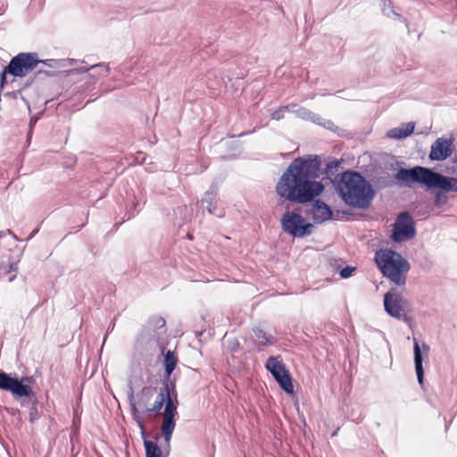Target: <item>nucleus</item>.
<instances>
[{
    "instance_id": "nucleus-29",
    "label": "nucleus",
    "mask_w": 457,
    "mask_h": 457,
    "mask_svg": "<svg viewBox=\"0 0 457 457\" xmlns=\"http://www.w3.org/2000/svg\"><path fill=\"white\" fill-rule=\"evenodd\" d=\"M355 270L354 267L346 266L345 268L340 270V276L343 278H347L352 276L353 272Z\"/></svg>"
},
{
    "instance_id": "nucleus-12",
    "label": "nucleus",
    "mask_w": 457,
    "mask_h": 457,
    "mask_svg": "<svg viewBox=\"0 0 457 457\" xmlns=\"http://www.w3.org/2000/svg\"><path fill=\"white\" fill-rule=\"evenodd\" d=\"M453 152V141L443 137L437 138L431 145L429 159L433 161H444Z\"/></svg>"
},
{
    "instance_id": "nucleus-26",
    "label": "nucleus",
    "mask_w": 457,
    "mask_h": 457,
    "mask_svg": "<svg viewBox=\"0 0 457 457\" xmlns=\"http://www.w3.org/2000/svg\"><path fill=\"white\" fill-rule=\"evenodd\" d=\"M175 426H176V422H175L174 418L163 417L162 422L161 425V430L173 432Z\"/></svg>"
},
{
    "instance_id": "nucleus-10",
    "label": "nucleus",
    "mask_w": 457,
    "mask_h": 457,
    "mask_svg": "<svg viewBox=\"0 0 457 457\" xmlns=\"http://www.w3.org/2000/svg\"><path fill=\"white\" fill-rule=\"evenodd\" d=\"M265 367L286 393L293 394L294 386L290 375L279 360V357H270L267 360Z\"/></svg>"
},
{
    "instance_id": "nucleus-20",
    "label": "nucleus",
    "mask_w": 457,
    "mask_h": 457,
    "mask_svg": "<svg viewBox=\"0 0 457 457\" xmlns=\"http://www.w3.org/2000/svg\"><path fill=\"white\" fill-rule=\"evenodd\" d=\"M177 358L173 352L168 351L164 355V368H165V375L162 381V386L167 385V382L175 383L171 378V373L176 368L177 365Z\"/></svg>"
},
{
    "instance_id": "nucleus-8",
    "label": "nucleus",
    "mask_w": 457,
    "mask_h": 457,
    "mask_svg": "<svg viewBox=\"0 0 457 457\" xmlns=\"http://www.w3.org/2000/svg\"><path fill=\"white\" fill-rule=\"evenodd\" d=\"M384 308L388 315L403 321L409 320V314L411 312L409 301L395 288L385 294Z\"/></svg>"
},
{
    "instance_id": "nucleus-15",
    "label": "nucleus",
    "mask_w": 457,
    "mask_h": 457,
    "mask_svg": "<svg viewBox=\"0 0 457 457\" xmlns=\"http://www.w3.org/2000/svg\"><path fill=\"white\" fill-rule=\"evenodd\" d=\"M92 71L88 76L94 79L100 77H105L110 72L109 65L104 62H99L97 64L91 65L90 67H80L68 71V75L85 73Z\"/></svg>"
},
{
    "instance_id": "nucleus-6",
    "label": "nucleus",
    "mask_w": 457,
    "mask_h": 457,
    "mask_svg": "<svg viewBox=\"0 0 457 457\" xmlns=\"http://www.w3.org/2000/svg\"><path fill=\"white\" fill-rule=\"evenodd\" d=\"M32 382V377L23 376L19 379L12 378L11 374L0 371V389L12 393L15 399L28 397L32 402V407L29 411L30 422H34L39 418V413L37 409V401L31 386Z\"/></svg>"
},
{
    "instance_id": "nucleus-32",
    "label": "nucleus",
    "mask_w": 457,
    "mask_h": 457,
    "mask_svg": "<svg viewBox=\"0 0 457 457\" xmlns=\"http://www.w3.org/2000/svg\"><path fill=\"white\" fill-rule=\"evenodd\" d=\"M319 124H321L323 127L332 129L334 123L331 120H326L324 122L320 121Z\"/></svg>"
},
{
    "instance_id": "nucleus-39",
    "label": "nucleus",
    "mask_w": 457,
    "mask_h": 457,
    "mask_svg": "<svg viewBox=\"0 0 457 457\" xmlns=\"http://www.w3.org/2000/svg\"><path fill=\"white\" fill-rule=\"evenodd\" d=\"M35 122H36V120L31 119V120H30V126H31L33 123H35Z\"/></svg>"
},
{
    "instance_id": "nucleus-2",
    "label": "nucleus",
    "mask_w": 457,
    "mask_h": 457,
    "mask_svg": "<svg viewBox=\"0 0 457 457\" xmlns=\"http://www.w3.org/2000/svg\"><path fill=\"white\" fill-rule=\"evenodd\" d=\"M336 189L345 204L367 209L374 197L371 185L356 171H345L335 177Z\"/></svg>"
},
{
    "instance_id": "nucleus-33",
    "label": "nucleus",
    "mask_w": 457,
    "mask_h": 457,
    "mask_svg": "<svg viewBox=\"0 0 457 457\" xmlns=\"http://www.w3.org/2000/svg\"><path fill=\"white\" fill-rule=\"evenodd\" d=\"M39 231V228H36L32 230V232L29 234V236L27 238V241H29L30 239H32Z\"/></svg>"
},
{
    "instance_id": "nucleus-37",
    "label": "nucleus",
    "mask_w": 457,
    "mask_h": 457,
    "mask_svg": "<svg viewBox=\"0 0 457 457\" xmlns=\"http://www.w3.org/2000/svg\"><path fill=\"white\" fill-rule=\"evenodd\" d=\"M339 428L333 432L332 436H336L338 433Z\"/></svg>"
},
{
    "instance_id": "nucleus-11",
    "label": "nucleus",
    "mask_w": 457,
    "mask_h": 457,
    "mask_svg": "<svg viewBox=\"0 0 457 457\" xmlns=\"http://www.w3.org/2000/svg\"><path fill=\"white\" fill-rule=\"evenodd\" d=\"M416 230L409 212H401L394 224L392 238L395 242H403L415 237Z\"/></svg>"
},
{
    "instance_id": "nucleus-36",
    "label": "nucleus",
    "mask_w": 457,
    "mask_h": 457,
    "mask_svg": "<svg viewBox=\"0 0 457 457\" xmlns=\"http://www.w3.org/2000/svg\"><path fill=\"white\" fill-rule=\"evenodd\" d=\"M390 12H391L394 15H395L396 17L401 18V15H400V14H398V13H396L394 10H390Z\"/></svg>"
},
{
    "instance_id": "nucleus-16",
    "label": "nucleus",
    "mask_w": 457,
    "mask_h": 457,
    "mask_svg": "<svg viewBox=\"0 0 457 457\" xmlns=\"http://www.w3.org/2000/svg\"><path fill=\"white\" fill-rule=\"evenodd\" d=\"M311 212L315 223H322L330 220L332 217L331 209L320 200L314 201Z\"/></svg>"
},
{
    "instance_id": "nucleus-24",
    "label": "nucleus",
    "mask_w": 457,
    "mask_h": 457,
    "mask_svg": "<svg viewBox=\"0 0 457 457\" xmlns=\"http://www.w3.org/2000/svg\"><path fill=\"white\" fill-rule=\"evenodd\" d=\"M78 61L75 59H68V60H55V59H47V60H39V63H44L45 65L50 68H60L65 67L67 63L74 64Z\"/></svg>"
},
{
    "instance_id": "nucleus-7",
    "label": "nucleus",
    "mask_w": 457,
    "mask_h": 457,
    "mask_svg": "<svg viewBox=\"0 0 457 457\" xmlns=\"http://www.w3.org/2000/svg\"><path fill=\"white\" fill-rule=\"evenodd\" d=\"M39 63L37 54L36 53H20L11 59L9 64L4 67L1 73V84L6 79V74L13 77L23 78L32 71Z\"/></svg>"
},
{
    "instance_id": "nucleus-19",
    "label": "nucleus",
    "mask_w": 457,
    "mask_h": 457,
    "mask_svg": "<svg viewBox=\"0 0 457 457\" xmlns=\"http://www.w3.org/2000/svg\"><path fill=\"white\" fill-rule=\"evenodd\" d=\"M415 124L413 122L403 123L397 128L387 131L386 136L390 138L402 139L413 133Z\"/></svg>"
},
{
    "instance_id": "nucleus-17",
    "label": "nucleus",
    "mask_w": 457,
    "mask_h": 457,
    "mask_svg": "<svg viewBox=\"0 0 457 457\" xmlns=\"http://www.w3.org/2000/svg\"><path fill=\"white\" fill-rule=\"evenodd\" d=\"M285 108L287 109V112L295 113L296 117L303 120H311L314 123H320V120H322L319 114H316L304 107L299 106L296 104L285 105Z\"/></svg>"
},
{
    "instance_id": "nucleus-34",
    "label": "nucleus",
    "mask_w": 457,
    "mask_h": 457,
    "mask_svg": "<svg viewBox=\"0 0 457 457\" xmlns=\"http://www.w3.org/2000/svg\"><path fill=\"white\" fill-rule=\"evenodd\" d=\"M17 270V263L10 264V271H15Z\"/></svg>"
},
{
    "instance_id": "nucleus-28",
    "label": "nucleus",
    "mask_w": 457,
    "mask_h": 457,
    "mask_svg": "<svg viewBox=\"0 0 457 457\" xmlns=\"http://www.w3.org/2000/svg\"><path fill=\"white\" fill-rule=\"evenodd\" d=\"M287 112V109H286V108H285V105H284V106H282V107H280V108H278V109L275 110V111L271 113L270 117H271V119H272V120H281V119H283V118H284V116H285V112Z\"/></svg>"
},
{
    "instance_id": "nucleus-27",
    "label": "nucleus",
    "mask_w": 457,
    "mask_h": 457,
    "mask_svg": "<svg viewBox=\"0 0 457 457\" xmlns=\"http://www.w3.org/2000/svg\"><path fill=\"white\" fill-rule=\"evenodd\" d=\"M172 433L173 432H171V431H162V436H163V439H164L163 452L166 454L170 453V439H171V436H172Z\"/></svg>"
},
{
    "instance_id": "nucleus-23",
    "label": "nucleus",
    "mask_w": 457,
    "mask_h": 457,
    "mask_svg": "<svg viewBox=\"0 0 457 457\" xmlns=\"http://www.w3.org/2000/svg\"><path fill=\"white\" fill-rule=\"evenodd\" d=\"M148 327L157 334L165 332V320L162 317L155 316L149 320Z\"/></svg>"
},
{
    "instance_id": "nucleus-35",
    "label": "nucleus",
    "mask_w": 457,
    "mask_h": 457,
    "mask_svg": "<svg viewBox=\"0 0 457 457\" xmlns=\"http://www.w3.org/2000/svg\"><path fill=\"white\" fill-rule=\"evenodd\" d=\"M138 206H139V203L138 202L133 204V208H134L135 212H138L139 210H140V208L137 209Z\"/></svg>"
},
{
    "instance_id": "nucleus-1",
    "label": "nucleus",
    "mask_w": 457,
    "mask_h": 457,
    "mask_svg": "<svg viewBox=\"0 0 457 457\" xmlns=\"http://www.w3.org/2000/svg\"><path fill=\"white\" fill-rule=\"evenodd\" d=\"M320 160L318 155L295 159L284 171L276 186L277 194L286 200L303 204L320 195L324 186L318 177Z\"/></svg>"
},
{
    "instance_id": "nucleus-31",
    "label": "nucleus",
    "mask_w": 457,
    "mask_h": 457,
    "mask_svg": "<svg viewBox=\"0 0 457 457\" xmlns=\"http://www.w3.org/2000/svg\"><path fill=\"white\" fill-rule=\"evenodd\" d=\"M228 348L231 352H237L239 348V343L237 341H231L228 343Z\"/></svg>"
},
{
    "instance_id": "nucleus-5",
    "label": "nucleus",
    "mask_w": 457,
    "mask_h": 457,
    "mask_svg": "<svg viewBox=\"0 0 457 457\" xmlns=\"http://www.w3.org/2000/svg\"><path fill=\"white\" fill-rule=\"evenodd\" d=\"M375 261L385 277L397 286H404L410 263L400 253L384 249L376 253Z\"/></svg>"
},
{
    "instance_id": "nucleus-18",
    "label": "nucleus",
    "mask_w": 457,
    "mask_h": 457,
    "mask_svg": "<svg viewBox=\"0 0 457 457\" xmlns=\"http://www.w3.org/2000/svg\"><path fill=\"white\" fill-rule=\"evenodd\" d=\"M216 197H217V189L214 187H211L210 190L206 191L204 197L201 200V204L204 208H206L208 212L211 214H215L218 217H223L224 212L221 211L219 213H216Z\"/></svg>"
},
{
    "instance_id": "nucleus-13",
    "label": "nucleus",
    "mask_w": 457,
    "mask_h": 457,
    "mask_svg": "<svg viewBox=\"0 0 457 457\" xmlns=\"http://www.w3.org/2000/svg\"><path fill=\"white\" fill-rule=\"evenodd\" d=\"M163 395V403H165L163 417L174 418L177 411V405L173 399L177 398L175 383L167 382V385L162 386Z\"/></svg>"
},
{
    "instance_id": "nucleus-4",
    "label": "nucleus",
    "mask_w": 457,
    "mask_h": 457,
    "mask_svg": "<svg viewBox=\"0 0 457 457\" xmlns=\"http://www.w3.org/2000/svg\"><path fill=\"white\" fill-rule=\"evenodd\" d=\"M155 394L156 389L154 387L145 386L137 395H134L131 389L128 395L131 415L141 430V436L145 435V419L142 414H147L149 417H152L154 413H158L163 406L162 389L157 395L154 403H150Z\"/></svg>"
},
{
    "instance_id": "nucleus-40",
    "label": "nucleus",
    "mask_w": 457,
    "mask_h": 457,
    "mask_svg": "<svg viewBox=\"0 0 457 457\" xmlns=\"http://www.w3.org/2000/svg\"><path fill=\"white\" fill-rule=\"evenodd\" d=\"M361 418H360V419H358V420H356V423L361 422Z\"/></svg>"
},
{
    "instance_id": "nucleus-25",
    "label": "nucleus",
    "mask_w": 457,
    "mask_h": 457,
    "mask_svg": "<svg viewBox=\"0 0 457 457\" xmlns=\"http://www.w3.org/2000/svg\"><path fill=\"white\" fill-rule=\"evenodd\" d=\"M339 165H340V162L337 160H333L331 162H328L325 168L326 176L328 178H330L331 176H335L338 170Z\"/></svg>"
},
{
    "instance_id": "nucleus-9",
    "label": "nucleus",
    "mask_w": 457,
    "mask_h": 457,
    "mask_svg": "<svg viewBox=\"0 0 457 457\" xmlns=\"http://www.w3.org/2000/svg\"><path fill=\"white\" fill-rule=\"evenodd\" d=\"M282 230L293 237H304L312 232L313 226L295 211H287L280 219Z\"/></svg>"
},
{
    "instance_id": "nucleus-22",
    "label": "nucleus",
    "mask_w": 457,
    "mask_h": 457,
    "mask_svg": "<svg viewBox=\"0 0 457 457\" xmlns=\"http://www.w3.org/2000/svg\"><path fill=\"white\" fill-rule=\"evenodd\" d=\"M253 332L259 345L265 346L275 343L274 338L271 336H267L262 328H254Z\"/></svg>"
},
{
    "instance_id": "nucleus-38",
    "label": "nucleus",
    "mask_w": 457,
    "mask_h": 457,
    "mask_svg": "<svg viewBox=\"0 0 457 457\" xmlns=\"http://www.w3.org/2000/svg\"><path fill=\"white\" fill-rule=\"evenodd\" d=\"M384 12L386 13V16H390V13L386 12V9H384Z\"/></svg>"
},
{
    "instance_id": "nucleus-3",
    "label": "nucleus",
    "mask_w": 457,
    "mask_h": 457,
    "mask_svg": "<svg viewBox=\"0 0 457 457\" xmlns=\"http://www.w3.org/2000/svg\"><path fill=\"white\" fill-rule=\"evenodd\" d=\"M395 179L405 186H410V183H420L428 188L457 192V178L446 177L421 166L400 169L395 174Z\"/></svg>"
},
{
    "instance_id": "nucleus-14",
    "label": "nucleus",
    "mask_w": 457,
    "mask_h": 457,
    "mask_svg": "<svg viewBox=\"0 0 457 457\" xmlns=\"http://www.w3.org/2000/svg\"><path fill=\"white\" fill-rule=\"evenodd\" d=\"M413 352H414V365L415 370L417 374V378L420 385L423 383L424 370L422 366V353L426 355L428 354L429 345L426 343H423L421 347L419 345V342L416 338H413Z\"/></svg>"
},
{
    "instance_id": "nucleus-21",
    "label": "nucleus",
    "mask_w": 457,
    "mask_h": 457,
    "mask_svg": "<svg viewBox=\"0 0 457 457\" xmlns=\"http://www.w3.org/2000/svg\"><path fill=\"white\" fill-rule=\"evenodd\" d=\"M147 437L148 434L145 432V435L142 436V438L144 441L146 457H166L168 455L155 442L148 440Z\"/></svg>"
},
{
    "instance_id": "nucleus-30",
    "label": "nucleus",
    "mask_w": 457,
    "mask_h": 457,
    "mask_svg": "<svg viewBox=\"0 0 457 457\" xmlns=\"http://www.w3.org/2000/svg\"><path fill=\"white\" fill-rule=\"evenodd\" d=\"M5 235H11L15 241H19L20 240L19 237L11 229H6L5 231H1L0 232V238L4 237Z\"/></svg>"
}]
</instances>
